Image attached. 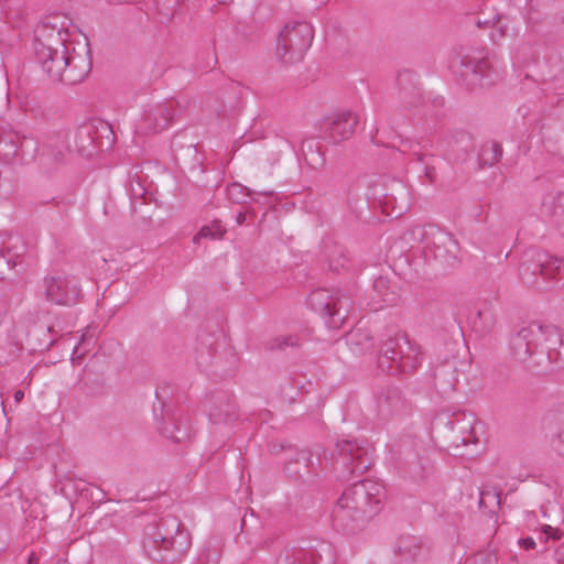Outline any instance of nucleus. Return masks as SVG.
Wrapping results in <instances>:
<instances>
[{
    "instance_id": "1",
    "label": "nucleus",
    "mask_w": 564,
    "mask_h": 564,
    "mask_svg": "<svg viewBox=\"0 0 564 564\" xmlns=\"http://www.w3.org/2000/svg\"><path fill=\"white\" fill-rule=\"evenodd\" d=\"M68 31L62 24L42 21L34 30L33 50L43 72L54 82L75 85L83 82L91 70L88 43L67 40Z\"/></svg>"
},
{
    "instance_id": "2",
    "label": "nucleus",
    "mask_w": 564,
    "mask_h": 564,
    "mask_svg": "<svg viewBox=\"0 0 564 564\" xmlns=\"http://www.w3.org/2000/svg\"><path fill=\"white\" fill-rule=\"evenodd\" d=\"M513 356L531 369L564 366V334L553 325L531 323L510 339Z\"/></svg>"
},
{
    "instance_id": "3",
    "label": "nucleus",
    "mask_w": 564,
    "mask_h": 564,
    "mask_svg": "<svg viewBox=\"0 0 564 564\" xmlns=\"http://www.w3.org/2000/svg\"><path fill=\"white\" fill-rule=\"evenodd\" d=\"M181 528L182 523L174 517L162 518L148 527L143 545L149 556L156 562L173 563L186 553L191 540Z\"/></svg>"
},
{
    "instance_id": "4",
    "label": "nucleus",
    "mask_w": 564,
    "mask_h": 564,
    "mask_svg": "<svg viewBox=\"0 0 564 564\" xmlns=\"http://www.w3.org/2000/svg\"><path fill=\"white\" fill-rule=\"evenodd\" d=\"M422 351L405 334H395L382 341L378 366L389 375L410 373L422 364Z\"/></svg>"
},
{
    "instance_id": "5",
    "label": "nucleus",
    "mask_w": 564,
    "mask_h": 564,
    "mask_svg": "<svg viewBox=\"0 0 564 564\" xmlns=\"http://www.w3.org/2000/svg\"><path fill=\"white\" fill-rule=\"evenodd\" d=\"M519 275L527 286L543 291L552 282L563 281L564 261L545 252L530 250L522 257Z\"/></svg>"
},
{
    "instance_id": "6",
    "label": "nucleus",
    "mask_w": 564,
    "mask_h": 564,
    "mask_svg": "<svg viewBox=\"0 0 564 564\" xmlns=\"http://www.w3.org/2000/svg\"><path fill=\"white\" fill-rule=\"evenodd\" d=\"M314 39V28L311 22L291 19L283 25L276 39V58L285 65L301 62Z\"/></svg>"
},
{
    "instance_id": "7",
    "label": "nucleus",
    "mask_w": 564,
    "mask_h": 564,
    "mask_svg": "<svg viewBox=\"0 0 564 564\" xmlns=\"http://www.w3.org/2000/svg\"><path fill=\"white\" fill-rule=\"evenodd\" d=\"M336 465H340V477L350 479L364 474L372 464V448L367 442L341 440L336 443Z\"/></svg>"
},
{
    "instance_id": "8",
    "label": "nucleus",
    "mask_w": 564,
    "mask_h": 564,
    "mask_svg": "<svg viewBox=\"0 0 564 564\" xmlns=\"http://www.w3.org/2000/svg\"><path fill=\"white\" fill-rule=\"evenodd\" d=\"M308 305L325 318L330 328H339L347 318L350 307L349 299L338 291L318 289L313 291L308 299Z\"/></svg>"
},
{
    "instance_id": "9",
    "label": "nucleus",
    "mask_w": 564,
    "mask_h": 564,
    "mask_svg": "<svg viewBox=\"0 0 564 564\" xmlns=\"http://www.w3.org/2000/svg\"><path fill=\"white\" fill-rule=\"evenodd\" d=\"M382 491L383 488L380 484L362 479L347 488L340 498L345 503H350L354 510L369 519L380 509Z\"/></svg>"
},
{
    "instance_id": "10",
    "label": "nucleus",
    "mask_w": 564,
    "mask_h": 564,
    "mask_svg": "<svg viewBox=\"0 0 564 564\" xmlns=\"http://www.w3.org/2000/svg\"><path fill=\"white\" fill-rule=\"evenodd\" d=\"M460 67V76L471 89L489 87L500 79V72L485 55H464Z\"/></svg>"
},
{
    "instance_id": "11",
    "label": "nucleus",
    "mask_w": 564,
    "mask_h": 564,
    "mask_svg": "<svg viewBox=\"0 0 564 564\" xmlns=\"http://www.w3.org/2000/svg\"><path fill=\"white\" fill-rule=\"evenodd\" d=\"M42 293L52 304L70 306L78 302L82 290L75 276L57 274L43 279Z\"/></svg>"
},
{
    "instance_id": "12",
    "label": "nucleus",
    "mask_w": 564,
    "mask_h": 564,
    "mask_svg": "<svg viewBox=\"0 0 564 564\" xmlns=\"http://www.w3.org/2000/svg\"><path fill=\"white\" fill-rule=\"evenodd\" d=\"M358 121V116L350 110L334 112L319 123L322 138L334 144L348 140L355 133Z\"/></svg>"
},
{
    "instance_id": "13",
    "label": "nucleus",
    "mask_w": 564,
    "mask_h": 564,
    "mask_svg": "<svg viewBox=\"0 0 564 564\" xmlns=\"http://www.w3.org/2000/svg\"><path fill=\"white\" fill-rule=\"evenodd\" d=\"M36 152L43 169L47 171L57 169L64 164L68 152L66 133L62 131L46 133L40 141Z\"/></svg>"
},
{
    "instance_id": "14",
    "label": "nucleus",
    "mask_w": 564,
    "mask_h": 564,
    "mask_svg": "<svg viewBox=\"0 0 564 564\" xmlns=\"http://www.w3.org/2000/svg\"><path fill=\"white\" fill-rule=\"evenodd\" d=\"M477 419L474 413L458 412L446 422L451 434L448 436L453 446L477 445L479 440L476 431Z\"/></svg>"
},
{
    "instance_id": "15",
    "label": "nucleus",
    "mask_w": 564,
    "mask_h": 564,
    "mask_svg": "<svg viewBox=\"0 0 564 564\" xmlns=\"http://www.w3.org/2000/svg\"><path fill=\"white\" fill-rule=\"evenodd\" d=\"M377 413L382 419H393L408 412V403L398 387H384L376 395Z\"/></svg>"
},
{
    "instance_id": "16",
    "label": "nucleus",
    "mask_w": 564,
    "mask_h": 564,
    "mask_svg": "<svg viewBox=\"0 0 564 564\" xmlns=\"http://www.w3.org/2000/svg\"><path fill=\"white\" fill-rule=\"evenodd\" d=\"M169 104H155L147 108L141 119L135 124V133L138 134H151L159 133L171 126Z\"/></svg>"
},
{
    "instance_id": "17",
    "label": "nucleus",
    "mask_w": 564,
    "mask_h": 564,
    "mask_svg": "<svg viewBox=\"0 0 564 564\" xmlns=\"http://www.w3.org/2000/svg\"><path fill=\"white\" fill-rule=\"evenodd\" d=\"M424 243L425 248L433 251L436 259L445 261L456 259L458 243L451 232L431 227L425 234Z\"/></svg>"
},
{
    "instance_id": "18",
    "label": "nucleus",
    "mask_w": 564,
    "mask_h": 564,
    "mask_svg": "<svg viewBox=\"0 0 564 564\" xmlns=\"http://www.w3.org/2000/svg\"><path fill=\"white\" fill-rule=\"evenodd\" d=\"M284 564H334L332 546L321 542L317 546L294 549L283 560Z\"/></svg>"
},
{
    "instance_id": "19",
    "label": "nucleus",
    "mask_w": 564,
    "mask_h": 564,
    "mask_svg": "<svg viewBox=\"0 0 564 564\" xmlns=\"http://www.w3.org/2000/svg\"><path fill=\"white\" fill-rule=\"evenodd\" d=\"M333 525L335 529L351 534L362 528L367 518L351 508L350 503H345L341 498L338 499L332 513Z\"/></svg>"
},
{
    "instance_id": "20",
    "label": "nucleus",
    "mask_w": 564,
    "mask_h": 564,
    "mask_svg": "<svg viewBox=\"0 0 564 564\" xmlns=\"http://www.w3.org/2000/svg\"><path fill=\"white\" fill-rule=\"evenodd\" d=\"M208 415L214 424L235 421L237 408L234 398L226 392L214 394L209 401Z\"/></svg>"
},
{
    "instance_id": "21",
    "label": "nucleus",
    "mask_w": 564,
    "mask_h": 564,
    "mask_svg": "<svg viewBox=\"0 0 564 564\" xmlns=\"http://www.w3.org/2000/svg\"><path fill=\"white\" fill-rule=\"evenodd\" d=\"M458 360L449 359L434 369V386L441 394H448L456 390L458 383Z\"/></svg>"
},
{
    "instance_id": "22",
    "label": "nucleus",
    "mask_w": 564,
    "mask_h": 564,
    "mask_svg": "<svg viewBox=\"0 0 564 564\" xmlns=\"http://www.w3.org/2000/svg\"><path fill=\"white\" fill-rule=\"evenodd\" d=\"M159 430L163 436L175 443L184 442L191 436V426L188 423L174 414H167L159 426Z\"/></svg>"
},
{
    "instance_id": "23",
    "label": "nucleus",
    "mask_w": 564,
    "mask_h": 564,
    "mask_svg": "<svg viewBox=\"0 0 564 564\" xmlns=\"http://www.w3.org/2000/svg\"><path fill=\"white\" fill-rule=\"evenodd\" d=\"M82 127H90L93 131L89 138L96 143V152L109 149L115 142V133L111 126L104 120H95L83 124Z\"/></svg>"
},
{
    "instance_id": "24",
    "label": "nucleus",
    "mask_w": 564,
    "mask_h": 564,
    "mask_svg": "<svg viewBox=\"0 0 564 564\" xmlns=\"http://www.w3.org/2000/svg\"><path fill=\"white\" fill-rule=\"evenodd\" d=\"M470 324L473 330L479 336L489 335L496 328L497 313L491 306L486 305L471 318Z\"/></svg>"
},
{
    "instance_id": "25",
    "label": "nucleus",
    "mask_w": 564,
    "mask_h": 564,
    "mask_svg": "<svg viewBox=\"0 0 564 564\" xmlns=\"http://www.w3.org/2000/svg\"><path fill=\"white\" fill-rule=\"evenodd\" d=\"M312 464V455L308 451H299L295 457L289 459L285 463L284 470L290 478L299 479L303 477V474L310 473V466Z\"/></svg>"
},
{
    "instance_id": "26",
    "label": "nucleus",
    "mask_w": 564,
    "mask_h": 564,
    "mask_svg": "<svg viewBox=\"0 0 564 564\" xmlns=\"http://www.w3.org/2000/svg\"><path fill=\"white\" fill-rule=\"evenodd\" d=\"M346 341L354 354H367L373 350L375 344L367 329L357 328L348 333Z\"/></svg>"
},
{
    "instance_id": "27",
    "label": "nucleus",
    "mask_w": 564,
    "mask_h": 564,
    "mask_svg": "<svg viewBox=\"0 0 564 564\" xmlns=\"http://www.w3.org/2000/svg\"><path fill=\"white\" fill-rule=\"evenodd\" d=\"M325 257L329 269L333 271L344 269L349 261L345 248L338 243L326 245Z\"/></svg>"
},
{
    "instance_id": "28",
    "label": "nucleus",
    "mask_w": 564,
    "mask_h": 564,
    "mask_svg": "<svg viewBox=\"0 0 564 564\" xmlns=\"http://www.w3.org/2000/svg\"><path fill=\"white\" fill-rule=\"evenodd\" d=\"M397 547L399 554L406 561L415 560L422 550L421 542L413 535L401 536Z\"/></svg>"
},
{
    "instance_id": "29",
    "label": "nucleus",
    "mask_w": 564,
    "mask_h": 564,
    "mask_svg": "<svg viewBox=\"0 0 564 564\" xmlns=\"http://www.w3.org/2000/svg\"><path fill=\"white\" fill-rule=\"evenodd\" d=\"M90 127H79L76 131V148L80 155L90 158L96 153V143L89 138Z\"/></svg>"
},
{
    "instance_id": "30",
    "label": "nucleus",
    "mask_w": 564,
    "mask_h": 564,
    "mask_svg": "<svg viewBox=\"0 0 564 564\" xmlns=\"http://www.w3.org/2000/svg\"><path fill=\"white\" fill-rule=\"evenodd\" d=\"M416 161L422 163L424 177L430 182L434 183L437 178V169L441 165L440 158L433 154L414 153Z\"/></svg>"
},
{
    "instance_id": "31",
    "label": "nucleus",
    "mask_w": 564,
    "mask_h": 564,
    "mask_svg": "<svg viewBox=\"0 0 564 564\" xmlns=\"http://www.w3.org/2000/svg\"><path fill=\"white\" fill-rule=\"evenodd\" d=\"M478 156L481 165L491 166L501 159L502 148L497 142H487L480 148Z\"/></svg>"
},
{
    "instance_id": "32",
    "label": "nucleus",
    "mask_w": 564,
    "mask_h": 564,
    "mask_svg": "<svg viewBox=\"0 0 564 564\" xmlns=\"http://www.w3.org/2000/svg\"><path fill=\"white\" fill-rule=\"evenodd\" d=\"M551 216L554 227L562 236H564V193L554 197Z\"/></svg>"
},
{
    "instance_id": "33",
    "label": "nucleus",
    "mask_w": 564,
    "mask_h": 564,
    "mask_svg": "<svg viewBox=\"0 0 564 564\" xmlns=\"http://www.w3.org/2000/svg\"><path fill=\"white\" fill-rule=\"evenodd\" d=\"M162 104H169L171 106L170 117L171 123L173 120L182 118L189 109L191 100L186 96H181L177 98L166 99Z\"/></svg>"
},
{
    "instance_id": "34",
    "label": "nucleus",
    "mask_w": 564,
    "mask_h": 564,
    "mask_svg": "<svg viewBox=\"0 0 564 564\" xmlns=\"http://www.w3.org/2000/svg\"><path fill=\"white\" fill-rule=\"evenodd\" d=\"M180 0H155L160 22H170L180 7Z\"/></svg>"
},
{
    "instance_id": "35",
    "label": "nucleus",
    "mask_w": 564,
    "mask_h": 564,
    "mask_svg": "<svg viewBox=\"0 0 564 564\" xmlns=\"http://www.w3.org/2000/svg\"><path fill=\"white\" fill-rule=\"evenodd\" d=\"M227 197L234 204H246L247 199L251 197L252 193L246 186L239 183H232L227 186Z\"/></svg>"
},
{
    "instance_id": "36",
    "label": "nucleus",
    "mask_w": 564,
    "mask_h": 564,
    "mask_svg": "<svg viewBox=\"0 0 564 564\" xmlns=\"http://www.w3.org/2000/svg\"><path fill=\"white\" fill-rule=\"evenodd\" d=\"M300 345V340L296 336H278L270 339L265 346L270 350H283L286 347H297Z\"/></svg>"
},
{
    "instance_id": "37",
    "label": "nucleus",
    "mask_w": 564,
    "mask_h": 564,
    "mask_svg": "<svg viewBox=\"0 0 564 564\" xmlns=\"http://www.w3.org/2000/svg\"><path fill=\"white\" fill-rule=\"evenodd\" d=\"M225 234V229L219 223L213 224V226H204L200 228L198 234L193 238L196 243L200 238L221 239Z\"/></svg>"
},
{
    "instance_id": "38",
    "label": "nucleus",
    "mask_w": 564,
    "mask_h": 564,
    "mask_svg": "<svg viewBox=\"0 0 564 564\" xmlns=\"http://www.w3.org/2000/svg\"><path fill=\"white\" fill-rule=\"evenodd\" d=\"M464 564H498V560L494 551L484 550L467 557Z\"/></svg>"
},
{
    "instance_id": "39",
    "label": "nucleus",
    "mask_w": 564,
    "mask_h": 564,
    "mask_svg": "<svg viewBox=\"0 0 564 564\" xmlns=\"http://www.w3.org/2000/svg\"><path fill=\"white\" fill-rule=\"evenodd\" d=\"M373 290L378 293L382 302L388 304L394 301L393 293L389 294V280L383 276H379L373 281Z\"/></svg>"
},
{
    "instance_id": "40",
    "label": "nucleus",
    "mask_w": 564,
    "mask_h": 564,
    "mask_svg": "<svg viewBox=\"0 0 564 564\" xmlns=\"http://www.w3.org/2000/svg\"><path fill=\"white\" fill-rule=\"evenodd\" d=\"M205 108L216 113L217 116L226 117L228 116L229 108L227 105H225L223 101H220L218 98H209L205 101Z\"/></svg>"
},
{
    "instance_id": "41",
    "label": "nucleus",
    "mask_w": 564,
    "mask_h": 564,
    "mask_svg": "<svg viewBox=\"0 0 564 564\" xmlns=\"http://www.w3.org/2000/svg\"><path fill=\"white\" fill-rule=\"evenodd\" d=\"M500 505V492L497 491H480L479 507L490 508Z\"/></svg>"
},
{
    "instance_id": "42",
    "label": "nucleus",
    "mask_w": 564,
    "mask_h": 564,
    "mask_svg": "<svg viewBox=\"0 0 564 564\" xmlns=\"http://www.w3.org/2000/svg\"><path fill=\"white\" fill-rule=\"evenodd\" d=\"M552 448L564 456V421L561 423L557 432L551 438Z\"/></svg>"
},
{
    "instance_id": "43",
    "label": "nucleus",
    "mask_w": 564,
    "mask_h": 564,
    "mask_svg": "<svg viewBox=\"0 0 564 564\" xmlns=\"http://www.w3.org/2000/svg\"><path fill=\"white\" fill-rule=\"evenodd\" d=\"M541 532L545 535V541L550 539L553 541H558L563 538V532L560 529L549 524L542 525Z\"/></svg>"
},
{
    "instance_id": "44",
    "label": "nucleus",
    "mask_w": 564,
    "mask_h": 564,
    "mask_svg": "<svg viewBox=\"0 0 564 564\" xmlns=\"http://www.w3.org/2000/svg\"><path fill=\"white\" fill-rule=\"evenodd\" d=\"M87 334L88 332L82 335L78 345L74 348V355H78V357H82L89 350L88 345L89 340L93 339V335H90L88 339Z\"/></svg>"
},
{
    "instance_id": "45",
    "label": "nucleus",
    "mask_w": 564,
    "mask_h": 564,
    "mask_svg": "<svg viewBox=\"0 0 564 564\" xmlns=\"http://www.w3.org/2000/svg\"><path fill=\"white\" fill-rule=\"evenodd\" d=\"M421 101V95L419 93H413L410 100L406 99V96L403 98V104L405 108L415 107Z\"/></svg>"
},
{
    "instance_id": "46",
    "label": "nucleus",
    "mask_w": 564,
    "mask_h": 564,
    "mask_svg": "<svg viewBox=\"0 0 564 564\" xmlns=\"http://www.w3.org/2000/svg\"><path fill=\"white\" fill-rule=\"evenodd\" d=\"M519 545L525 550H533L535 547V541L532 538L520 539Z\"/></svg>"
},
{
    "instance_id": "47",
    "label": "nucleus",
    "mask_w": 564,
    "mask_h": 564,
    "mask_svg": "<svg viewBox=\"0 0 564 564\" xmlns=\"http://www.w3.org/2000/svg\"><path fill=\"white\" fill-rule=\"evenodd\" d=\"M503 36H505V31L502 30L501 26L495 28L494 31L491 32V39L494 42H498Z\"/></svg>"
},
{
    "instance_id": "48",
    "label": "nucleus",
    "mask_w": 564,
    "mask_h": 564,
    "mask_svg": "<svg viewBox=\"0 0 564 564\" xmlns=\"http://www.w3.org/2000/svg\"><path fill=\"white\" fill-rule=\"evenodd\" d=\"M73 485L74 489L75 490H84L83 487H79V485L75 484L74 480L69 479V478H66V482L63 485V488L62 490H66L68 488V486Z\"/></svg>"
},
{
    "instance_id": "49",
    "label": "nucleus",
    "mask_w": 564,
    "mask_h": 564,
    "mask_svg": "<svg viewBox=\"0 0 564 564\" xmlns=\"http://www.w3.org/2000/svg\"><path fill=\"white\" fill-rule=\"evenodd\" d=\"M558 563L564 564V544H562L555 553Z\"/></svg>"
},
{
    "instance_id": "50",
    "label": "nucleus",
    "mask_w": 564,
    "mask_h": 564,
    "mask_svg": "<svg viewBox=\"0 0 564 564\" xmlns=\"http://www.w3.org/2000/svg\"><path fill=\"white\" fill-rule=\"evenodd\" d=\"M246 221V213L240 212L236 215V223L237 225H242Z\"/></svg>"
},
{
    "instance_id": "51",
    "label": "nucleus",
    "mask_w": 564,
    "mask_h": 564,
    "mask_svg": "<svg viewBox=\"0 0 564 564\" xmlns=\"http://www.w3.org/2000/svg\"><path fill=\"white\" fill-rule=\"evenodd\" d=\"M13 398H14V401L19 403L23 400L24 392L22 390H18L14 392Z\"/></svg>"
},
{
    "instance_id": "52",
    "label": "nucleus",
    "mask_w": 564,
    "mask_h": 564,
    "mask_svg": "<svg viewBox=\"0 0 564 564\" xmlns=\"http://www.w3.org/2000/svg\"><path fill=\"white\" fill-rule=\"evenodd\" d=\"M28 564H39V557L32 552L28 557Z\"/></svg>"
},
{
    "instance_id": "53",
    "label": "nucleus",
    "mask_w": 564,
    "mask_h": 564,
    "mask_svg": "<svg viewBox=\"0 0 564 564\" xmlns=\"http://www.w3.org/2000/svg\"><path fill=\"white\" fill-rule=\"evenodd\" d=\"M259 194L262 196L269 197V196L273 195V191H264V192H260Z\"/></svg>"
},
{
    "instance_id": "54",
    "label": "nucleus",
    "mask_w": 564,
    "mask_h": 564,
    "mask_svg": "<svg viewBox=\"0 0 564 564\" xmlns=\"http://www.w3.org/2000/svg\"><path fill=\"white\" fill-rule=\"evenodd\" d=\"M321 1H322V3H327L328 0H321Z\"/></svg>"
}]
</instances>
